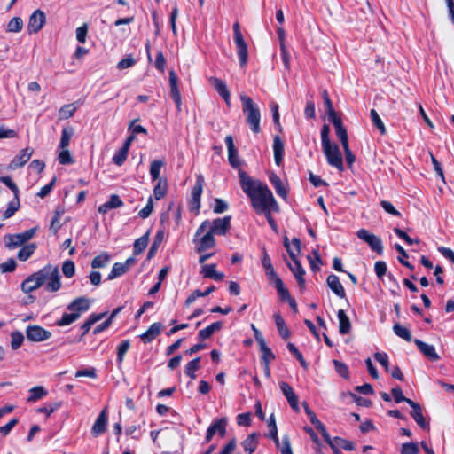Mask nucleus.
<instances>
[{
	"instance_id": "nucleus-54",
	"label": "nucleus",
	"mask_w": 454,
	"mask_h": 454,
	"mask_svg": "<svg viewBox=\"0 0 454 454\" xmlns=\"http://www.w3.org/2000/svg\"><path fill=\"white\" fill-rule=\"evenodd\" d=\"M62 272L67 278L74 277L75 273L74 262L71 260L65 261L62 264Z\"/></svg>"
},
{
	"instance_id": "nucleus-23",
	"label": "nucleus",
	"mask_w": 454,
	"mask_h": 454,
	"mask_svg": "<svg viewBox=\"0 0 454 454\" xmlns=\"http://www.w3.org/2000/svg\"><path fill=\"white\" fill-rule=\"evenodd\" d=\"M327 286L328 287L340 298H344L346 296V293L344 290L343 286L341 285L339 278L334 275L331 274L328 276L327 279Z\"/></svg>"
},
{
	"instance_id": "nucleus-50",
	"label": "nucleus",
	"mask_w": 454,
	"mask_h": 454,
	"mask_svg": "<svg viewBox=\"0 0 454 454\" xmlns=\"http://www.w3.org/2000/svg\"><path fill=\"white\" fill-rule=\"evenodd\" d=\"M5 246L9 249H14L23 245L17 234H9L4 237Z\"/></svg>"
},
{
	"instance_id": "nucleus-19",
	"label": "nucleus",
	"mask_w": 454,
	"mask_h": 454,
	"mask_svg": "<svg viewBox=\"0 0 454 454\" xmlns=\"http://www.w3.org/2000/svg\"><path fill=\"white\" fill-rule=\"evenodd\" d=\"M106 425H107V413H106V409H104L103 411H101V412L98 416L95 423L93 424L92 428H91V434L94 436H98V435L102 434L106 429Z\"/></svg>"
},
{
	"instance_id": "nucleus-62",
	"label": "nucleus",
	"mask_w": 454,
	"mask_h": 454,
	"mask_svg": "<svg viewBox=\"0 0 454 454\" xmlns=\"http://www.w3.org/2000/svg\"><path fill=\"white\" fill-rule=\"evenodd\" d=\"M153 209V201L152 197H150L147 200L145 207L138 212V216L141 217L142 219H145V218L149 217V215L152 214Z\"/></svg>"
},
{
	"instance_id": "nucleus-61",
	"label": "nucleus",
	"mask_w": 454,
	"mask_h": 454,
	"mask_svg": "<svg viewBox=\"0 0 454 454\" xmlns=\"http://www.w3.org/2000/svg\"><path fill=\"white\" fill-rule=\"evenodd\" d=\"M58 160L60 164L67 165L74 162V160L67 148L62 149L59 153Z\"/></svg>"
},
{
	"instance_id": "nucleus-17",
	"label": "nucleus",
	"mask_w": 454,
	"mask_h": 454,
	"mask_svg": "<svg viewBox=\"0 0 454 454\" xmlns=\"http://www.w3.org/2000/svg\"><path fill=\"white\" fill-rule=\"evenodd\" d=\"M280 388H281L283 395L286 396L288 403L292 407V409L295 411H299L298 397L295 395V393L294 392L291 386L286 382H281Z\"/></svg>"
},
{
	"instance_id": "nucleus-57",
	"label": "nucleus",
	"mask_w": 454,
	"mask_h": 454,
	"mask_svg": "<svg viewBox=\"0 0 454 454\" xmlns=\"http://www.w3.org/2000/svg\"><path fill=\"white\" fill-rule=\"evenodd\" d=\"M370 115H371L373 124L379 129L380 133L385 134L386 133L385 126H384L380 117L379 116L377 111L375 109H372L370 111Z\"/></svg>"
},
{
	"instance_id": "nucleus-31",
	"label": "nucleus",
	"mask_w": 454,
	"mask_h": 454,
	"mask_svg": "<svg viewBox=\"0 0 454 454\" xmlns=\"http://www.w3.org/2000/svg\"><path fill=\"white\" fill-rule=\"evenodd\" d=\"M339 320V331L340 334H348L351 329V324L348 317L343 309H340L337 313Z\"/></svg>"
},
{
	"instance_id": "nucleus-38",
	"label": "nucleus",
	"mask_w": 454,
	"mask_h": 454,
	"mask_svg": "<svg viewBox=\"0 0 454 454\" xmlns=\"http://www.w3.org/2000/svg\"><path fill=\"white\" fill-rule=\"evenodd\" d=\"M200 357H196L194 359H192V361H190L186 366H185V370H184V373L191 379V380H195L196 379V374H195V372L197 370H199L200 368Z\"/></svg>"
},
{
	"instance_id": "nucleus-7",
	"label": "nucleus",
	"mask_w": 454,
	"mask_h": 454,
	"mask_svg": "<svg viewBox=\"0 0 454 454\" xmlns=\"http://www.w3.org/2000/svg\"><path fill=\"white\" fill-rule=\"evenodd\" d=\"M401 402H405L411 406V415L420 427L425 428L428 425L423 416L420 404L413 402L411 399L406 398L403 392L399 389V403Z\"/></svg>"
},
{
	"instance_id": "nucleus-64",
	"label": "nucleus",
	"mask_w": 454,
	"mask_h": 454,
	"mask_svg": "<svg viewBox=\"0 0 454 454\" xmlns=\"http://www.w3.org/2000/svg\"><path fill=\"white\" fill-rule=\"evenodd\" d=\"M16 266H17V264H16L15 260L11 258V259L7 260L6 262L0 264V271L2 273L12 272L15 270Z\"/></svg>"
},
{
	"instance_id": "nucleus-35",
	"label": "nucleus",
	"mask_w": 454,
	"mask_h": 454,
	"mask_svg": "<svg viewBox=\"0 0 454 454\" xmlns=\"http://www.w3.org/2000/svg\"><path fill=\"white\" fill-rule=\"evenodd\" d=\"M47 395V391L42 386L34 387L29 390L28 403H35Z\"/></svg>"
},
{
	"instance_id": "nucleus-43",
	"label": "nucleus",
	"mask_w": 454,
	"mask_h": 454,
	"mask_svg": "<svg viewBox=\"0 0 454 454\" xmlns=\"http://www.w3.org/2000/svg\"><path fill=\"white\" fill-rule=\"evenodd\" d=\"M127 271L128 270H126L125 266L122 263L115 262L113 265V268L107 276V280H113L116 278H119L125 274Z\"/></svg>"
},
{
	"instance_id": "nucleus-33",
	"label": "nucleus",
	"mask_w": 454,
	"mask_h": 454,
	"mask_svg": "<svg viewBox=\"0 0 454 454\" xmlns=\"http://www.w3.org/2000/svg\"><path fill=\"white\" fill-rule=\"evenodd\" d=\"M262 265L266 270V277L268 279L272 277H275L277 275V273L275 272V270L273 268V265L271 263V260H270L265 247H263V249H262Z\"/></svg>"
},
{
	"instance_id": "nucleus-40",
	"label": "nucleus",
	"mask_w": 454,
	"mask_h": 454,
	"mask_svg": "<svg viewBox=\"0 0 454 454\" xmlns=\"http://www.w3.org/2000/svg\"><path fill=\"white\" fill-rule=\"evenodd\" d=\"M149 233H145L135 240L133 253L135 255L140 254L147 247Z\"/></svg>"
},
{
	"instance_id": "nucleus-46",
	"label": "nucleus",
	"mask_w": 454,
	"mask_h": 454,
	"mask_svg": "<svg viewBox=\"0 0 454 454\" xmlns=\"http://www.w3.org/2000/svg\"><path fill=\"white\" fill-rule=\"evenodd\" d=\"M23 27V20L20 17L12 18L7 24L6 31L10 33H18Z\"/></svg>"
},
{
	"instance_id": "nucleus-63",
	"label": "nucleus",
	"mask_w": 454,
	"mask_h": 454,
	"mask_svg": "<svg viewBox=\"0 0 454 454\" xmlns=\"http://www.w3.org/2000/svg\"><path fill=\"white\" fill-rule=\"evenodd\" d=\"M402 454H418L419 447L416 442L403 443L401 448Z\"/></svg>"
},
{
	"instance_id": "nucleus-8",
	"label": "nucleus",
	"mask_w": 454,
	"mask_h": 454,
	"mask_svg": "<svg viewBox=\"0 0 454 454\" xmlns=\"http://www.w3.org/2000/svg\"><path fill=\"white\" fill-rule=\"evenodd\" d=\"M357 237L366 242L372 251L378 254H381L383 251L382 242L379 237L369 232L365 229H361L357 231Z\"/></svg>"
},
{
	"instance_id": "nucleus-24",
	"label": "nucleus",
	"mask_w": 454,
	"mask_h": 454,
	"mask_svg": "<svg viewBox=\"0 0 454 454\" xmlns=\"http://www.w3.org/2000/svg\"><path fill=\"white\" fill-rule=\"evenodd\" d=\"M123 205L122 200L117 194H112L109 200L100 205L98 211L100 214H106L109 210L114 208H119Z\"/></svg>"
},
{
	"instance_id": "nucleus-53",
	"label": "nucleus",
	"mask_w": 454,
	"mask_h": 454,
	"mask_svg": "<svg viewBox=\"0 0 454 454\" xmlns=\"http://www.w3.org/2000/svg\"><path fill=\"white\" fill-rule=\"evenodd\" d=\"M316 428L321 433L324 440L331 446L335 454H339L340 450H335L334 441L331 438L324 424L322 423L321 425H318V427Z\"/></svg>"
},
{
	"instance_id": "nucleus-51",
	"label": "nucleus",
	"mask_w": 454,
	"mask_h": 454,
	"mask_svg": "<svg viewBox=\"0 0 454 454\" xmlns=\"http://www.w3.org/2000/svg\"><path fill=\"white\" fill-rule=\"evenodd\" d=\"M333 441H334L336 450H339L337 448H341L345 450H355V444L350 441H348V440L340 438V437H334Z\"/></svg>"
},
{
	"instance_id": "nucleus-52",
	"label": "nucleus",
	"mask_w": 454,
	"mask_h": 454,
	"mask_svg": "<svg viewBox=\"0 0 454 454\" xmlns=\"http://www.w3.org/2000/svg\"><path fill=\"white\" fill-rule=\"evenodd\" d=\"M129 150L126 147H121L113 157V162L117 166H121L127 159Z\"/></svg>"
},
{
	"instance_id": "nucleus-59",
	"label": "nucleus",
	"mask_w": 454,
	"mask_h": 454,
	"mask_svg": "<svg viewBox=\"0 0 454 454\" xmlns=\"http://www.w3.org/2000/svg\"><path fill=\"white\" fill-rule=\"evenodd\" d=\"M11 338H12L11 347L14 350L18 349L21 346V344L24 340V336L20 332L12 333Z\"/></svg>"
},
{
	"instance_id": "nucleus-48",
	"label": "nucleus",
	"mask_w": 454,
	"mask_h": 454,
	"mask_svg": "<svg viewBox=\"0 0 454 454\" xmlns=\"http://www.w3.org/2000/svg\"><path fill=\"white\" fill-rule=\"evenodd\" d=\"M130 348V341L129 340H122L117 348V363L121 364L124 359L125 354Z\"/></svg>"
},
{
	"instance_id": "nucleus-6",
	"label": "nucleus",
	"mask_w": 454,
	"mask_h": 454,
	"mask_svg": "<svg viewBox=\"0 0 454 454\" xmlns=\"http://www.w3.org/2000/svg\"><path fill=\"white\" fill-rule=\"evenodd\" d=\"M323 152L326 157L327 162L330 166L336 168L340 171H343L342 155L340 152L338 145H329L322 147Z\"/></svg>"
},
{
	"instance_id": "nucleus-56",
	"label": "nucleus",
	"mask_w": 454,
	"mask_h": 454,
	"mask_svg": "<svg viewBox=\"0 0 454 454\" xmlns=\"http://www.w3.org/2000/svg\"><path fill=\"white\" fill-rule=\"evenodd\" d=\"M269 427H270V434L269 436L275 442V443L278 446L279 445V440L278 437V429L277 425L275 422L274 415L271 414L269 422Z\"/></svg>"
},
{
	"instance_id": "nucleus-58",
	"label": "nucleus",
	"mask_w": 454,
	"mask_h": 454,
	"mask_svg": "<svg viewBox=\"0 0 454 454\" xmlns=\"http://www.w3.org/2000/svg\"><path fill=\"white\" fill-rule=\"evenodd\" d=\"M76 110L72 104L65 105L59 109V118L68 119L72 117Z\"/></svg>"
},
{
	"instance_id": "nucleus-20",
	"label": "nucleus",
	"mask_w": 454,
	"mask_h": 454,
	"mask_svg": "<svg viewBox=\"0 0 454 454\" xmlns=\"http://www.w3.org/2000/svg\"><path fill=\"white\" fill-rule=\"evenodd\" d=\"M210 83L214 86L225 103L230 106L231 94L227 89L226 83L219 78L210 77Z\"/></svg>"
},
{
	"instance_id": "nucleus-4",
	"label": "nucleus",
	"mask_w": 454,
	"mask_h": 454,
	"mask_svg": "<svg viewBox=\"0 0 454 454\" xmlns=\"http://www.w3.org/2000/svg\"><path fill=\"white\" fill-rule=\"evenodd\" d=\"M231 228V216L216 218L213 222L204 221L197 229L196 237L202 235L208 229L214 235H224Z\"/></svg>"
},
{
	"instance_id": "nucleus-26",
	"label": "nucleus",
	"mask_w": 454,
	"mask_h": 454,
	"mask_svg": "<svg viewBox=\"0 0 454 454\" xmlns=\"http://www.w3.org/2000/svg\"><path fill=\"white\" fill-rule=\"evenodd\" d=\"M234 43L237 47V54L239 57V64L241 67H245L247 63L248 58L247 44L244 38L234 40Z\"/></svg>"
},
{
	"instance_id": "nucleus-18",
	"label": "nucleus",
	"mask_w": 454,
	"mask_h": 454,
	"mask_svg": "<svg viewBox=\"0 0 454 454\" xmlns=\"http://www.w3.org/2000/svg\"><path fill=\"white\" fill-rule=\"evenodd\" d=\"M42 286V282L38 278L37 271L28 276L21 283V290L25 294H29Z\"/></svg>"
},
{
	"instance_id": "nucleus-10",
	"label": "nucleus",
	"mask_w": 454,
	"mask_h": 454,
	"mask_svg": "<svg viewBox=\"0 0 454 454\" xmlns=\"http://www.w3.org/2000/svg\"><path fill=\"white\" fill-rule=\"evenodd\" d=\"M26 335L29 340L39 342L48 340L51 333L40 325H33L27 327Z\"/></svg>"
},
{
	"instance_id": "nucleus-22",
	"label": "nucleus",
	"mask_w": 454,
	"mask_h": 454,
	"mask_svg": "<svg viewBox=\"0 0 454 454\" xmlns=\"http://www.w3.org/2000/svg\"><path fill=\"white\" fill-rule=\"evenodd\" d=\"M162 325L160 323H153L149 328L139 337L144 343L153 341L161 332Z\"/></svg>"
},
{
	"instance_id": "nucleus-60",
	"label": "nucleus",
	"mask_w": 454,
	"mask_h": 454,
	"mask_svg": "<svg viewBox=\"0 0 454 454\" xmlns=\"http://www.w3.org/2000/svg\"><path fill=\"white\" fill-rule=\"evenodd\" d=\"M302 406L304 408L305 413L308 415L311 424H313L315 427H317L318 425L322 424V422L317 419L314 411L309 408V404L306 402L302 403Z\"/></svg>"
},
{
	"instance_id": "nucleus-28",
	"label": "nucleus",
	"mask_w": 454,
	"mask_h": 454,
	"mask_svg": "<svg viewBox=\"0 0 454 454\" xmlns=\"http://www.w3.org/2000/svg\"><path fill=\"white\" fill-rule=\"evenodd\" d=\"M200 273L204 278H212L215 280H223L224 278L223 273L216 271V264L203 265Z\"/></svg>"
},
{
	"instance_id": "nucleus-37",
	"label": "nucleus",
	"mask_w": 454,
	"mask_h": 454,
	"mask_svg": "<svg viewBox=\"0 0 454 454\" xmlns=\"http://www.w3.org/2000/svg\"><path fill=\"white\" fill-rule=\"evenodd\" d=\"M110 259V255L106 252H103L94 257L91 261V267L93 269L105 268L109 263Z\"/></svg>"
},
{
	"instance_id": "nucleus-9",
	"label": "nucleus",
	"mask_w": 454,
	"mask_h": 454,
	"mask_svg": "<svg viewBox=\"0 0 454 454\" xmlns=\"http://www.w3.org/2000/svg\"><path fill=\"white\" fill-rule=\"evenodd\" d=\"M46 21V17L44 12L37 9L35 10L29 17L28 24H27V32L28 34H36L38 33L43 27Z\"/></svg>"
},
{
	"instance_id": "nucleus-49",
	"label": "nucleus",
	"mask_w": 454,
	"mask_h": 454,
	"mask_svg": "<svg viewBox=\"0 0 454 454\" xmlns=\"http://www.w3.org/2000/svg\"><path fill=\"white\" fill-rule=\"evenodd\" d=\"M163 237H164V232L163 231H157L156 235H155V238H154V240H153V243L152 244L149 251H148V254H147V257L148 259L152 258L153 256H154L155 254V252L157 251L160 244L162 242L163 240Z\"/></svg>"
},
{
	"instance_id": "nucleus-25",
	"label": "nucleus",
	"mask_w": 454,
	"mask_h": 454,
	"mask_svg": "<svg viewBox=\"0 0 454 454\" xmlns=\"http://www.w3.org/2000/svg\"><path fill=\"white\" fill-rule=\"evenodd\" d=\"M259 435L258 433H252L241 442L247 454H253L255 451L259 443Z\"/></svg>"
},
{
	"instance_id": "nucleus-39",
	"label": "nucleus",
	"mask_w": 454,
	"mask_h": 454,
	"mask_svg": "<svg viewBox=\"0 0 454 454\" xmlns=\"http://www.w3.org/2000/svg\"><path fill=\"white\" fill-rule=\"evenodd\" d=\"M335 132L336 136L338 137L339 140L340 141L342 147H346V145H348V137L347 129L343 126L342 123H339L338 121L335 123Z\"/></svg>"
},
{
	"instance_id": "nucleus-44",
	"label": "nucleus",
	"mask_w": 454,
	"mask_h": 454,
	"mask_svg": "<svg viewBox=\"0 0 454 454\" xmlns=\"http://www.w3.org/2000/svg\"><path fill=\"white\" fill-rule=\"evenodd\" d=\"M167 192V182L164 179H159L153 188V195L157 200L162 199Z\"/></svg>"
},
{
	"instance_id": "nucleus-13",
	"label": "nucleus",
	"mask_w": 454,
	"mask_h": 454,
	"mask_svg": "<svg viewBox=\"0 0 454 454\" xmlns=\"http://www.w3.org/2000/svg\"><path fill=\"white\" fill-rule=\"evenodd\" d=\"M90 304V302L88 298L78 297L67 305V309L71 313L77 314L79 318L83 312L89 310Z\"/></svg>"
},
{
	"instance_id": "nucleus-47",
	"label": "nucleus",
	"mask_w": 454,
	"mask_h": 454,
	"mask_svg": "<svg viewBox=\"0 0 454 454\" xmlns=\"http://www.w3.org/2000/svg\"><path fill=\"white\" fill-rule=\"evenodd\" d=\"M78 319V315L77 314H74V313H71L70 311L69 312H66L62 315L61 318H59L57 322H56V325L58 326H65V325H71L72 323H74V321H76Z\"/></svg>"
},
{
	"instance_id": "nucleus-16",
	"label": "nucleus",
	"mask_w": 454,
	"mask_h": 454,
	"mask_svg": "<svg viewBox=\"0 0 454 454\" xmlns=\"http://www.w3.org/2000/svg\"><path fill=\"white\" fill-rule=\"evenodd\" d=\"M227 420L224 418L215 420L207 430L205 438L206 442H209L213 436L218 433L221 436H223L226 432Z\"/></svg>"
},
{
	"instance_id": "nucleus-29",
	"label": "nucleus",
	"mask_w": 454,
	"mask_h": 454,
	"mask_svg": "<svg viewBox=\"0 0 454 454\" xmlns=\"http://www.w3.org/2000/svg\"><path fill=\"white\" fill-rule=\"evenodd\" d=\"M270 181L271 184L273 185L277 194L278 196H280L281 198H283L284 200H286L287 199V190H286V186L284 185V184L282 183L280 177L277 174L272 173L270 176Z\"/></svg>"
},
{
	"instance_id": "nucleus-27",
	"label": "nucleus",
	"mask_w": 454,
	"mask_h": 454,
	"mask_svg": "<svg viewBox=\"0 0 454 454\" xmlns=\"http://www.w3.org/2000/svg\"><path fill=\"white\" fill-rule=\"evenodd\" d=\"M274 160L277 166H281L284 157V143L278 136L273 139Z\"/></svg>"
},
{
	"instance_id": "nucleus-45",
	"label": "nucleus",
	"mask_w": 454,
	"mask_h": 454,
	"mask_svg": "<svg viewBox=\"0 0 454 454\" xmlns=\"http://www.w3.org/2000/svg\"><path fill=\"white\" fill-rule=\"evenodd\" d=\"M260 351L262 352V359L264 364L270 363L275 359V356L271 349L267 346L266 341L259 345Z\"/></svg>"
},
{
	"instance_id": "nucleus-12",
	"label": "nucleus",
	"mask_w": 454,
	"mask_h": 454,
	"mask_svg": "<svg viewBox=\"0 0 454 454\" xmlns=\"http://www.w3.org/2000/svg\"><path fill=\"white\" fill-rule=\"evenodd\" d=\"M194 242L196 243L197 252L200 254H202L207 249L212 248L215 246L214 234L209 230H207V231L200 238H199V236H195Z\"/></svg>"
},
{
	"instance_id": "nucleus-11",
	"label": "nucleus",
	"mask_w": 454,
	"mask_h": 454,
	"mask_svg": "<svg viewBox=\"0 0 454 454\" xmlns=\"http://www.w3.org/2000/svg\"><path fill=\"white\" fill-rule=\"evenodd\" d=\"M204 178L201 175L197 176L196 183L191 192V209L199 211L200 207V198L203 189Z\"/></svg>"
},
{
	"instance_id": "nucleus-1",
	"label": "nucleus",
	"mask_w": 454,
	"mask_h": 454,
	"mask_svg": "<svg viewBox=\"0 0 454 454\" xmlns=\"http://www.w3.org/2000/svg\"><path fill=\"white\" fill-rule=\"evenodd\" d=\"M240 184L243 192L250 198L251 204L257 214L272 209L278 213L280 208L269 187L258 181L253 180L242 170L239 171Z\"/></svg>"
},
{
	"instance_id": "nucleus-55",
	"label": "nucleus",
	"mask_w": 454,
	"mask_h": 454,
	"mask_svg": "<svg viewBox=\"0 0 454 454\" xmlns=\"http://www.w3.org/2000/svg\"><path fill=\"white\" fill-rule=\"evenodd\" d=\"M20 207L19 197L14 198L13 200L9 202L7 209L4 213V218L8 219L12 217Z\"/></svg>"
},
{
	"instance_id": "nucleus-5",
	"label": "nucleus",
	"mask_w": 454,
	"mask_h": 454,
	"mask_svg": "<svg viewBox=\"0 0 454 454\" xmlns=\"http://www.w3.org/2000/svg\"><path fill=\"white\" fill-rule=\"evenodd\" d=\"M284 246L286 247V248L289 254V256L293 261V263L287 264L288 268L294 274L300 289L303 290L305 288V278H304L305 270L301 265V262L297 259V256H296V254L294 253V251L290 247V243H289L287 238H286L284 239Z\"/></svg>"
},
{
	"instance_id": "nucleus-36",
	"label": "nucleus",
	"mask_w": 454,
	"mask_h": 454,
	"mask_svg": "<svg viewBox=\"0 0 454 454\" xmlns=\"http://www.w3.org/2000/svg\"><path fill=\"white\" fill-rule=\"evenodd\" d=\"M36 245L35 243L27 244L21 247L18 252L17 257L20 261H27L35 251Z\"/></svg>"
},
{
	"instance_id": "nucleus-41",
	"label": "nucleus",
	"mask_w": 454,
	"mask_h": 454,
	"mask_svg": "<svg viewBox=\"0 0 454 454\" xmlns=\"http://www.w3.org/2000/svg\"><path fill=\"white\" fill-rule=\"evenodd\" d=\"M74 135V129L72 127L64 128L61 132V137L59 142V147L61 149L67 148Z\"/></svg>"
},
{
	"instance_id": "nucleus-15",
	"label": "nucleus",
	"mask_w": 454,
	"mask_h": 454,
	"mask_svg": "<svg viewBox=\"0 0 454 454\" xmlns=\"http://www.w3.org/2000/svg\"><path fill=\"white\" fill-rule=\"evenodd\" d=\"M34 150L30 147L22 149L11 161L9 168L17 169L23 167L31 158Z\"/></svg>"
},
{
	"instance_id": "nucleus-2",
	"label": "nucleus",
	"mask_w": 454,
	"mask_h": 454,
	"mask_svg": "<svg viewBox=\"0 0 454 454\" xmlns=\"http://www.w3.org/2000/svg\"><path fill=\"white\" fill-rule=\"evenodd\" d=\"M242 102V111L246 115V121L253 133L258 134L261 131V113L259 106L253 101V99L245 95H240Z\"/></svg>"
},
{
	"instance_id": "nucleus-32",
	"label": "nucleus",
	"mask_w": 454,
	"mask_h": 454,
	"mask_svg": "<svg viewBox=\"0 0 454 454\" xmlns=\"http://www.w3.org/2000/svg\"><path fill=\"white\" fill-rule=\"evenodd\" d=\"M273 317H274L275 324H276V326H277L279 335L284 340H287L290 337L291 333H290L289 329L287 328L284 318L282 317V316L279 313L274 314Z\"/></svg>"
},
{
	"instance_id": "nucleus-21",
	"label": "nucleus",
	"mask_w": 454,
	"mask_h": 454,
	"mask_svg": "<svg viewBox=\"0 0 454 454\" xmlns=\"http://www.w3.org/2000/svg\"><path fill=\"white\" fill-rule=\"evenodd\" d=\"M414 342L419 351L431 361H437L440 357L433 345L423 342L419 340H414Z\"/></svg>"
},
{
	"instance_id": "nucleus-14",
	"label": "nucleus",
	"mask_w": 454,
	"mask_h": 454,
	"mask_svg": "<svg viewBox=\"0 0 454 454\" xmlns=\"http://www.w3.org/2000/svg\"><path fill=\"white\" fill-rule=\"evenodd\" d=\"M224 141H225V144L227 146V150H228L229 163L233 168H238L240 166L241 161L239 158L238 150L236 149V147L234 145L232 136H231V135L227 136L225 137Z\"/></svg>"
},
{
	"instance_id": "nucleus-3",
	"label": "nucleus",
	"mask_w": 454,
	"mask_h": 454,
	"mask_svg": "<svg viewBox=\"0 0 454 454\" xmlns=\"http://www.w3.org/2000/svg\"><path fill=\"white\" fill-rule=\"evenodd\" d=\"M42 286L47 292L55 293L61 288V281L59 268L52 264H47L37 271Z\"/></svg>"
},
{
	"instance_id": "nucleus-42",
	"label": "nucleus",
	"mask_w": 454,
	"mask_h": 454,
	"mask_svg": "<svg viewBox=\"0 0 454 454\" xmlns=\"http://www.w3.org/2000/svg\"><path fill=\"white\" fill-rule=\"evenodd\" d=\"M164 164H165L164 161L160 160H154L151 162L150 175H151L153 181L160 179V169L164 166Z\"/></svg>"
},
{
	"instance_id": "nucleus-34",
	"label": "nucleus",
	"mask_w": 454,
	"mask_h": 454,
	"mask_svg": "<svg viewBox=\"0 0 454 454\" xmlns=\"http://www.w3.org/2000/svg\"><path fill=\"white\" fill-rule=\"evenodd\" d=\"M106 313H100V314H92L90 316V317L82 325L81 330H82V337L84 336L86 333H89V331L91 328V325H94L96 322L102 319Z\"/></svg>"
},
{
	"instance_id": "nucleus-30",
	"label": "nucleus",
	"mask_w": 454,
	"mask_h": 454,
	"mask_svg": "<svg viewBox=\"0 0 454 454\" xmlns=\"http://www.w3.org/2000/svg\"><path fill=\"white\" fill-rule=\"evenodd\" d=\"M223 327L222 322H215L204 329H201L198 333V339L200 341H203L211 337V335L219 331Z\"/></svg>"
}]
</instances>
